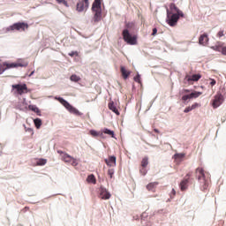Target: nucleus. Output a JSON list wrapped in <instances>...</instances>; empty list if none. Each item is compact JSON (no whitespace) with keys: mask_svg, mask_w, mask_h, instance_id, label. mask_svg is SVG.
<instances>
[{"mask_svg":"<svg viewBox=\"0 0 226 226\" xmlns=\"http://www.w3.org/2000/svg\"><path fill=\"white\" fill-rule=\"evenodd\" d=\"M190 183V178H184L180 184H179V186H180V190L182 192H185V190H188V184Z\"/></svg>","mask_w":226,"mask_h":226,"instance_id":"14","label":"nucleus"},{"mask_svg":"<svg viewBox=\"0 0 226 226\" xmlns=\"http://www.w3.org/2000/svg\"><path fill=\"white\" fill-rule=\"evenodd\" d=\"M210 86H216V79H210Z\"/></svg>","mask_w":226,"mask_h":226,"instance_id":"42","label":"nucleus"},{"mask_svg":"<svg viewBox=\"0 0 226 226\" xmlns=\"http://www.w3.org/2000/svg\"><path fill=\"white\" fill-rule=\"evenodd\" d=\"M192 110H193L192 109V106H188L185 109L184 112L185 114H188V112H192Z\"/></svg>","mask_w":226,"mask_h":226,"instance_id":"37","label":"nucleus"},{"mask_svg":"<svg viewBox=\"0 0 226 226\" xmlns=\"http://www.w3.org/2000/svg\"><path fill=\"white\" fill-rule=\"evenodd\" d=\"M58 4H64L66 8H70V4L66 0H56Z\"/></svg>","mask_w":226,"mask_h":226,"instance_id":"32","label":"nucleus"},{"mask_svg":"<svg viewBox=\"0 0 226 226\" xmlns=\"http://www.w3.org/2000/svg\"><path fill=\"white\" fill-rule=\"evenodd\" d=\"M14 109H16V110H20L21 112H26L27 102L26 101V98H23L22 101L18 102Z\"/></svg>","mask_w":226,"mask_h":226,"instance_id":"11","label":"nucleus"},{"mask_svg":"<svg viewBox=\"0 0 226 226\" xmlns=\"http://www.w3.org/2000/svg\"><path fill=\"white\" fill-rule=\"evenodd\" d=\"M55 100L56 102H59L70 114H73L74 116H84V113L80 112L77 108L73 107V105L70 104L68 101H66L64 98L61 96H55Z\"/></svg>","mask_w":226,"mask_h":226,"instance_id":"2","label":"nucleus"},{"mask_svg":"<svg viewBox=\"0 0 226 226\" xmlns=\"http://www.w3.org/2000/svg\"><path fill=\"white\" fill-rule=\"evenodd\" d=\"M146 218H147V214L146 212H144L142 215H141V220H146Z\"/></svg>","mask_w":226,"mask_h":226,"instance_id":"46","label":"nucleus"},{"mask_svg":"<svg viewBox=\"0 0 226 226\" xmlns=\"http://www.w3.org/2000/svg\"><path fill=\"white\" fill-rule=\"evenodd\" d=\"M207 41H209V37L207 36V33H204L203 34H201L199 38V43L200 45H206V43H207Z\"/></svg>","mask_w":226,"mask_h":226,"instance_id":"16","label":"nucleus"},{"mask_svg":"<svg viewBox=\"0 0 226 226\" xmlns=\"http://www.w3.org/2000/svg\"><path fill=\"white\" fill-rule=\"evenodd\" d=\"M100 192V197L102 199V200H109L110 197H112V194H110V192L107 190V188L103 187V185H101L99 188Z\"/></svg>","mask_w":226,"mask_h":226,"instance_id":"10","label":"nucleus"},{"mask_svg":"<svg viewBox=\"0 0 226 226\" xmlns=\"http://www.w3.org/2000/svg\"><path fill=\"white\" fill-rule=\"evenodd\" d=\"M156 186H158V182H152V183H149L147 185V190H153L154 188H156Z\"/></svg>","mask_w":226,"mask_h":226,"instance_id":"28","label":"nucleus"},{"mask_svg":"<svg viewBox=\"0 0 226 226\" xmlns=\"http://www.w3.org/2000/svg\"><path fill=\"white\" fill-rule=\"evenodd\" d=\"M4 65H0V75H3L4 72H6V69L3 67Z\"/></svg>","mask_w":226,"mask_h":226,"instance_id":"41","label":"nucleus"},{"mask_svg":"<svg viewBox=\"0 0 226 226\" xmlns=\"http://www.w3.org/2000/svg\"><path fill=\"white\" fill-rule=\"evenodd\" d=\"M154 132L155 133H160V130H158V129H154Z\"/></svg>","mask_w":226,"mask_h":226,"instance_id":"52","label":"nucleus"},{"mask_svg":"<svg viewBox=\"0 0 226 226\" xmlns=\"http://www.w3.org/2000/svg\"><path fill=\"white\" fill-rule=\"evenodd\" d=\"M89 8V0H79L76 4V11L82 13L84 10Z\"/></svg>","mask_w":226,"mask_h":226,"instance_id":"9","label":"nucleus"},{"mask_svg":"<svg viewBox=\"0 0 226 226\" xmlns=\"http://www.w3.org/2000/svg\"><path fill=\"white\" fill-rule=\"evenodd\" d=\"M182 93H190V89H183Z\"/></svg>","mask_w":226,"mask_h":226,"instance_id":"51","label":"nucleus"},{"mask_svg":"<svg viewBox=\"0 0 226 226\" xmlns=\"http://www.w3.org/2000/svg\"><path fill=\"white\" fill-rule=\"evenodd\" d=\"M11 88L17 93V94H20V96L26 93H29V89H27V85L26 83L14 84L11 86Z\"/></svg>","mask_w":226,"mask_h":226,"instance_id":"6","label":"nucleus"},{"mask_svg":"<svg viewBox=\"0 0 226 226\" xmlns=\"http://www.w3.org/2000/svg\"><path fill=\"white\" fill-rule=\"evenodd\" d=\"M70 80L72 82H79L80 80V77L77 76V74H72L70 77Z\"/></svg>","mask_w":226,"mask_h":226,"instance_id":"30","label":"nucleus"},{"mask_svg":"<svg viewBox=\"0 0 226 226\" xmlns=\"http://www.w3.org/2000/svg\"><path fill=\"white\" fill-rule=\"evenodd\" d=\"M28 63H8V62H4L3 66H5L4 69L6 70H11V68H26L28 66Z\"/></svg>","mask_w":226,"mask_h":226,"instance_id":"8","label":"nucleus"},{"mask_svg":"<svg viewBox=\"0 0 226 226\" xmlns=\"http://www.w3.org/2000/svg\"><path fill=\"white\" fill-rule=\"evenodd\" d=\"M34 75V70L30 72V74L28 75V77H33Z\"/></svg>","mask_w":226,"mask_h":226,"instance_id":"50","label":"nucleus"},{"mask_svg":"<svg viewBox=\"0 0 226 226\" xmlns=\"http://www.w3.org/2000/svg\"><path fill=\"white\" fill-rule=\"evenodd\" d=\"M109 109L111 110V112H114L117 116H119L121 113H119V110L117 109V107H116V104H114V101H111L109 103Z\"/></svg>","mask_w":226,"mask_h":226,"instance_id":"18","label":"nucleus"},{"mask_svg":"<svg viewBox=\"0 0 226 226\" xmlns=\"http://www.w3.org/2000/svg\"><path fill=\"white\" fill-rule=\"evenodd\" d=\"M89 135H91L92 137H103V132H100L94 129H91L89 131Z\"/></svg>","mask_w":226,"mask_h":226,"instance_id":"22","label":"nucleus"},{"mask_svg":"<svg viewBox=\"0 0 226 226\" xmlns=\"http://www.w3.org/2000/svg\"><path fill=\"white\" fill-rule=\"evenodd\" d=\"M190 173H188L186 176H185V177H187V179H190Z\"/></svg>","mask_w":226,"mask_h":226,"instance_id":"53","label":"nucleus"},{"mask_svg":"<svg viewBox=\"0 0 226 226\" xmlns=\"http://www.w3.org/2000/svg\"><path fill=\"white\" fill-rule=\"evenodd\" d=\"M203 190H207V182L206 180L204 181Z\"/></svg>","mask_w":226,"mask_h":226,"instance_id":"47","label":"nucleus"},{"mask_svg":"<svg viewBox=\"0 0 226 226\" xmlns=\"http://www.w3.org/2000/svg\"><path fill=\"white\" fill-rule=\"evenodd\" d=\"M200 79H202V75L200 74H192V76L190 75L185 76V80H187L189 84H192V82H199Z\"/></svg>","mask_w":226,"mask_h":226,"instance_id":"12","label":"nucleus"},{"mask_svg":"<svg viewBox=\"0 0 226 226\" xmlns=\"http://www.w3.org/2000/svg\"><path fill=\"white\" fill-rule=\"evenodd\" d=\"M35 114L40 117L41 116V111L40 110V109L35 111Z\"/></svg>","mask_w":226,"mask_h":226,"instance_id":"48","label":"nucleus"},{"mask_svg":"<svg viewBox=\"0 0 226 226\" xmlns=\"http://www.w3.org/2000/svg\"><path fill=\"white\" fill-rule=\"evenodd\" d=\"M72 162V165H78L77 161L75 159H73Z\"/></svg>","mask_w":226,"mask_h":226,"instance_id":"49","label":"nucleus"},{"mask_svg":"<svg viewBox=\"0 0 226 226\" xmlns=\"http://www.w3.org/2000/svg\"><path fill=\"white\" fill-rule=\"evenodd\" d=\"M104 162L108 167H116V155H110L109 159H104Z\"/></svg>","mask_w":226,"mask_h":226,"instance_id":"13","label":"nucleus"},{"mask_svg":"<svg viewBox=\"0 0 226 226\" xmlns=\"http://www.w3.org/2000/svg\"><path fill=\"white\" fill-rule=\"evenodd\" d=\"M134 82H138V84H140V74L139 72L134 77Z\"/></svg>","mask_w":226,"mask_h":226,"instance_id":"34","label":"nucleus"},{"mask_svg":"<svg viewBox=\"0 0 226 226\" xmlns=\"http://www.w3.org/2000/svg\"><path fill=\"white\" fill-rule=\"evenodd\" d=\"M185 18V12L180 11L179 7H177L176 4L171 3L170 8L166 9V23L170 27H175L179 22V19Z\"/></svg>","mask_w":226,"mask_h":226,"instance_id":"1","label":"nucleus"},{"mask_svg":"<svg viewBox=\"0 0 226 226\" xmlns=\"http://www.w3.org/2000/svg\"><path fill=\"white\" fill-rule=\"evenodd\" d=\"M125 27L126 28H124L122 32L124 41H125V43H128V45H137V35L132 34V33H130V30H128L131 27L130 23L126 24Z\"/></svg>","mask_w":226,"mask_h":226,"instance_id":"3","label":"nucleus"},{"mask_svg":"<svg viewBox=\"0 0 226 226\" xmlns=\"http://www.w3.org/2000/svg\"><path fill=\"white\" fill-rule=\"evenodd\" d=\"M223 102H225V98H223V94L222 93L218 92L215 96L214 99L212 100V107L213 109H218Z\"/></svg>","mask_w":226,"mask_h":226,"instance_id":"7","label":"nucleus"},{"mask_svg":"<svg viewBox=\"0 0 226 226\" xmlns=\"http://www.w3.org/2000/svg\"><path fill=\"white\" fill-rule=\"evenodd\" d=\"M198 106H199V103H198V102H195L194 104H192V105L191 106V109H192V110H194V109H197Z\"/></svg>","mask_w":226,"mask_h":226,"instance_id":"45","label":"nucleus"},{"mask_svg":"<svg viewBox=\"0 0 226 226\" xmlns=\"http://www.w3.org/2000/svg\"><path fill=\"white\" fill-rule=\"evenodd\" d=\"M63 160L64 162H67V163H70L72 162V161L73 160V157H72L70 154H64V156H63Z\"/></svg>","mask_w":226,"mask_h":226,"instance_id":"27","label":"nucleus"},{"mask_svg":"<svg viewBox=\"0 0 226 226\" xmlns=\"http://www.w3.org/2000/svg\"><path fill=\"white\" fill-rule=\"evenodd\" d=\"M34 124L37 130H40V128H41V124H42L41 118L37 117V118L34 119Z\"/></svg>","mask_w":226,"mask_h":226,"instance_id":"25","label":"nucleus"},{"mask_svg":"<svg viewBox=\"0 0 226 226\" xmlns=\"http://www.w3.org/2000/svg\"><path fill=\"white\" fill-rule=\"evenodd\" d=\"M28 109L29 110H32V112H34V113L37 111V109H39V108L34 104L28 105Z\"/></svg>","mask_w":226,"mask_h":226,"instance_id":"33","label":"nucleus"},{"mask_svg":"<svg viewBox=\"0 0 226 226\" xmlns=\"http://www.w3.org/2000/svg\"><path fill=\"white\" fill-rule=\"evenodd\" d=\"M190 94H191L192 100H193V98H199V96H200V94H202V92L193 91Z\"/></svg>","mask_w":226,"mask_h":226,"instance_id":"31","label":"nucleus"},{"mask_svg":"<svg viewBox=\"0 0 226 226\" xmlns=\"http://www.w3.org/2000/svg\"><path fill=\"white\" fill-rule=\"evenodd\" d=\"M140 174H142V176H146V174H147V170H146V168H142L141 170H139Z\"/></svg>","mask_w":226,"mask_h":226,"instance_id":"39","label":"nucleus"},{"mask_svg":"<svg viewBox=\"0 0 226 226\" xmlns=\"http://www.w3.org/2000/svg\"><path fill=\"white\" fill-rule=\"evenodd\" d=\"M87 182L92 183V185H96V177H94L93 174L88 175L87 177Z\"/></svg>","mask_w":226,"mask_h":226,"instance_id":"23","label":"nucleus"},{"mask_svg":"<svg viewBox=\"0 0 226 226\" xmlns=\"http://www.w3.org/2000/svg\"><path fill=\"white\" fill-rule=\"evenodd\" d=\"M120 72H121L122 77H123V79H124V80L128 79V77H130V75L132 74V72L127 71L126 67H124L123 65L120 67Z\"/></svg>","mask_w":226,"mask_h":226,"instance_id":"17","label":"nucleus"},{"mask_svg":"<svg viewBox=\"0 0 226 226\" xmlns=\"http://www.w3.org/2000/svg\"><path fill=\"white\" fill-rule=\"evenodd\" d=\"M57 153H58L59 154H63V151H62V150H57Z\"/></svg>","mask_w":226,"mask_h":226,"instance_id":"54","label":"nucleus"},{"mask_svg":"<svg viewBox=\"0 0 226 226\" xmlns=\"http://www.w3.org/2000/svg\"><path fill=\"white\" fill-rule=\"evenodd\" d=\"M185 156H186V154L185 153H176L173 155V158L177 162V163H181V162L185 159Z\"/></svg>","mask_w":226,"mask_h":226,"instance_id":"15","label":"nucleus"},{"mask_svg":"<svg viewBox=\"0 0 226 226\" xmlns=\"http://www.w3.org/2000/svg\"><path fill=\"white\" fill-rule=\"evenodd\" d=\"M26 129V132H28V133H31V135H34V131H33V128L31 127H25Z\"/></svg>","mask_w":226,"mask_h":226,"instance_id":"36","label":"nucleus"},{"mask_svg":"<svg viewBox=\"0 0 226 226\" xmlns=\"http://www.w3.org/2000/svg\"><path fill=\"white\" fill-rule=\"evenodd\" d=\"M217 36H218L219 38H222V36H224V34H223V30H220V31L217 33Z\"/></svg>","mask_w":226,"mask_h":226,"instance_id":"44","label":"nucleus"},{"mask_svg":"<svg viewBox=\"0 0 226 226\" xmlns=\"http://www.w3.org/2000/svg\"><path fill=\"white\" fill-rule=\"evenodd\" d=\"M149 165V157L145 156L141 161V167L146 169Z\"/></svg>","mask_w":226,"mask_h":226,"instance_id":"26","label":"nucleus"},{"mask_svg":"<svg viewBox=\"0 0 226 226\" xmlns=\"http://www.w3.org/2000/svg\"><path fill=\"white\" fill-rule=\"evenodd\" d=\"M105 133V135H109L112 139H116V133L114 132L113 130H110L109 128H104L102 130V134Z\"/></svg>","mask_w":226,"mask_h":226,"instance_id":"19","label":"nucleus"},{"mask_svg":"<svg viewBox=\"0 0 226 226\" xmlns=\"http://www.w3.org/2000/svg\"><path fill=\"white\" fill-rule=\"evenodd\" d=\"M174 196H176V189H172L170 193V199H174Z\"/></svg>","mask_w":226,"mask_h":226,"instance_id":"38","label":"nucleus"},{"mask_svg":"<svg viewBox=\"0 0 226 226\" xmlns=\"http://www.w3.org/2000/svg\"><path fill=\"white\" fill-rule=\"evenodd\" d=\"M196 172H199L200 176L198 177V181H200L202 178L203 181H206V174L204 173V169L198 168Z\"/></svg>","mask_w":226,"mask_h":226,"instance_id":"20","label":"nucleus"},{"mask_svg":"<svg viewBox=\"0 0 226 226\" xmlns=\"http://www.w3.org/2000/svg\"><path fill=\"white\" fill-rule=\"evenodd\" d=\"M188 100H192V94H185L182 96V102L185 103V105H187Z\"/></svg>","mask_w":226,"mask_h":226,"instance_id":"24","label":"nucleus"},{"mask_svg":"<svg viewBox=\"0 0 226 226\" xmlns=\"http://www.w3.org/2000/svg\"><path fill=\"white\" fill-rule=\"evenodd\" d=\"M68 56H70V57H73L75 56H79V52L77 51H71Z\"/></svg>","mask_w":226,"mask_h":226,"instance_id":"35","label":"nucleus"},{"mask_svg":"<svg viewBox=\"0 0 226 226\" xmlns=\"http://www.w3.org/2000/svg\"><path fill=\"white\" fill-rule=\"evenodd\" d=\"M91 11L94 13L93 18L94 22H100L102 20V0H94Z\"/></svg>","mask_w":226,"mask_h":226,"instance_id":"4","label":"nucleus"},{"mask_svg":"<svg viewBox=\"0 0 226 226\" xmlns=\"http://www.w3.org/2000/svg\"><path fill=\"white\" fill-rule=\"evenodd\" d=\"M108 174H109V177H111L112 178V177L114 176V170H108Z\"/></svg>","mask_w":226,"mask_h":226,"instance_id":"43","label":"nucleus"},{"mask_svg":"<svg viewBox=\"0 0 226 226\" xmlns=\"http://www.w3.org/2000/svg\"><path fill=\"white\" fill-rule=\"evenodd\" d=\"M214 50H216L217 52H221L222 56H226V46H215L213 47Z\"/></svg>","mask_w":226,"mask_h":226,"instance_id":"21","label":"nucleus"},{"mask_svg":"<svg viewBox=\"0 0 226 226\" xmlns=\"http://www.w3.org/2000/svg\"><path fill=\"white\" fill-rule=\"evenodd\" d=\"M29 27V24L24 21L16 22L5 28V33H10V31H26Z\"/></svg>","mask_w":226,"mask_h":226,"instance_id":"5","label":"nucleus"},{"mask_svg":"<svg viewBox=\"0 0 226 226\" xmlns=\"http://www.w3.org/2000/svg\"><path fill=\"white\" fill-rule=\"evenodd\" d=\"M163 210H159L158 213H162Z\"/></svg>","mask_w":226,"mask_h":226,"instance_id":"55","label":"nucleus"},{"mask_svg":"<svg viewBox=\"0 0 226 226\" xmlns=\"http://www.w3.org/2000/svg\"><path fill=\"white\" fill-rule=\"evenodd\" d=\"M157 34H158V29L156 27L153 28L152 36H156Z\"/></svg>","mask_w":226,"mask_h":226,"instance_id":"40","label":"nucleus"},{"mask_svg":"<svg viewBox=\"0 0 226 226\" xmlns=\"http://www.w3.org/2000/svg\"><path fill=\"white\" fill-rule=\"evenodd\" d=\"M46 163H47V159L40 158V159H37L36 161V164L41 167L45 165Z\"/></svg>","mask_w":226,"mask_h":226,"instance_id":"29","label":"nucleus"}]
</instances>
